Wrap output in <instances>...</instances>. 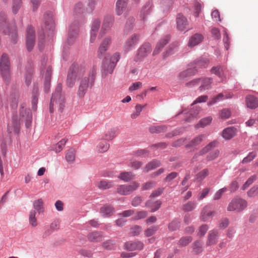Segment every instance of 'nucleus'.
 Masks as SVG:
<instances>
[{
  "label": "nucleus",
  "mask_w": 258,
  "mask_h": 258,
  "mask_svg": "<svg viewBox=\"0 0 258 258\" xmlns=\"http://www.w3.org/2000/svg\"><path fill=\"white\" fill-rule=\"evenodd\" d=\"M21 6V0H13L12 9L13 14H16L18 12Z\"/></svg>",
  "instance_id": "49530a36"
},
{
  "label": "nucleus",
  "mask_w": 258,
  "mask_h": 258,
  "mask_svg": "<svg viewBox=\"0 0 258 258\" xmlns=\"http://www.w3.org/2000/svg\"><path fill=\"white\" fill-rule=\"evenodd\" d=\"M256 179V176L254 175L250 177L247 181L244 183L241 187L242 190L246 189L250 185H251Z\"/></svg>",
  "instance_id": "6e6d98bb"
},
{
  "label": "nucleus",
  "mask_w": 258,
  "mask_h": 258,
  "mask_svg": "<svg viewBox=\"0 0 258 258\" xmlns=\"http://www.w3.org/2000/svg\"><path fill=\"white\" fill-rule=\"evenodd\" d=\"M118 177L124 181L128 182L134 178L135 174L132 172H122Z\"/></svg>",
  "instance_id": "c9c22d12"
},
{
  "label": "nucleus",
  "mask_w": 258,
  "mask_h": 258,
  "mask_svg": "<svg viewBox=\"0 0 258 258\" xmlns=\"http://www.w3.org/2000/svg\"><path fill=\"white\" fill-rule=\"evenodd\" d=\"M79 32V27L77 24L71 25L69 31V36L67 40V43L69 45L74 43L77 38Z\"/></svg>",
  "instance_id": "ddd939ff"
},
{
  "label": "nucleus",
  "mask_w": 258,
  "mask_h": 258,
  "mask_svg": "<svg viewBox=\"0 0 258 258\" xmlns=\"http://www.w3.org/2000/svg\"><path fill=\"white\" fill-rule=\"evenodd\" d=\"M217 142L214 141L209 143L207 146L202 149L198 154H196L192 158V161L197 160L198 156L202 155L207 153L208 151L213 148L216 145Z\"/></svg>",
  "instance_id": "bb28decb"
},
{
  "label": "nucleus",
  "mask_w": 258,
  "mask_h": 258,
  "mask_svg": "<svg viewBox=\"0 0 258 258\" xmlns=\"http://www.w3.org/2000/svg\"><path fill=\"white\" fill-rule=\"evenodd\" d=\"M36 212L35 210H32L30 212L29 220L30 224L33 226L35 227L37 225V222L36 216Z\"/></svg>",
  "instance_id": "a18cd8bd"
},
{
  "label": "nucleus",
  "mask_w": 258,
  "mask_h": 258,
  "mask_svg": "<svg viewBox=\"0 0 258 258\" xmlns=\"http://www.w3.org/2000/svg\"><path fill=\"white\" fill-rule=\"evenodd\" d=\"M23 121H25L26 127H29L31 126L32 115L29 109L24 107H22L20 110L19 116L13 115L11 121L9 122L8 124V132L9 133L19 134L20 124Z\"/></svg>",
  "instance_id": "f257e3e1"
},
{
  "label": "nucleus",
  "mask_w": 258,
  "mask_h": 258,
  "mask_svg": "<svg viewBox=\"0 0 258 258\" xmlns=\"http://www.w3.org/2000/svg\"><path fill=\"white\" fill-rule=\"evenodd\" d=\"M209 174V171L207 169H204L197 174V178L199 180H203Z\"/></svg>",
  "instance_id": "680f3d73"
},
{
  "label": "nucleus",
  "mask_w": 258,
  "mask_h": 258,
  "mask_svg": "<svg viewBox=\"0 0 258 258\" xmlns=\"http://www.w3.org/2000/svg\"><path fill=\"white\" fill-rule=\"evenodd\" d=\"M156 182L154 181H149L143 184L141 189L142 190H146L151 189L155 186Z\"/></svg>",
  "instance_id": "864d4df0"
},
{
  "label": "nucleus",
  "mask_w": 258,
  "mask_h": 258,
  "mask_svg": "<svg viewBox=\"0 0 258 258\" xmlns=\"http://www.w3.org/2000/svg\"><path fill=\"white\" fill-rule=\"evenodd\" d=\"M227 191L226 187L222 188L217 190L213 196V200L215 201L219 200L222 195Z\"/></svg>",
  "instance_id": "603ef678"
},
{
  "label": "nucleus",
  "mask_w": 258,
  "mask_h": 258,
  "mask_svg": "<svg viewBox=\"0 0 258 258\" xmlns=\"http://www.w3.org/2000/svg\"><path fill=\"white\" fill-rule=\"evenodd\" d=\"M62 85L58 84L56 87L55 92L52 95L51 99L49 110L50 112H53V107L58 106L60 108H62L65 101V97L61 94Z\"/></svg>",
  "instance_id": "7ed1b4c3"
},
{
  "label": "nucleus",
  "mask_w": 258,
  "mask_h": 258,
  "mask_svg": "<svg viewBox=\"0 0 258 258\" xmlns=\"http://www.w3.org/2000/svg\"><path fill=\"white\" fill-rule=\"evenodd\" d=\"M87 237L88 239L91 242H99L102 240V232L99 231L90 233Z\"/></svg>",
  "instance_id": "c756f323"
},
{
  "label": "nucleus",
  "mask_w": 258,
  "mask_h": 258,
  "mask_svg": "<svg viewBox=\"0 0 258 258\" xmlns=\"http://www.w3.org/2000/svg\"><path fill=\"white\" fill-rule=\"evenodd\" d=\"M152 50L151 45L149 43H146L143 45L138 51V58L140 59L147 56Z\"/></svg>",
  "instance_id": "dca6fc26"
},
{
  "label": "nucleus",
  "mask_w": 258,
  "mask_h": 258,
  "mask_svg": "<svg viewBox=\"0 0 258 258\" xmlns=\"http://www.w3.org/2000/svg\"><path fill=\"white\" fill-rule=\"evenodd\" d=\"M193 250L196 254H198L203 251L202 243L200 241H196L193 244Z\"/></svg>",
  "instance_id": "3c124183"
},
{
  "label": "nucleus",
  "mask_w": 258,
  "mask_h": 258,
  "mask_svg": "<svg viewBox=\"0 0 258 258\" xmlns=\"http://www.w3.org/2000/svg\"><path fill=\"white\" fill-rule=\"evenodd\" d=\"M113 19L110 16H106L105 17L101 29L100 30V35H103L106 31L108 30L112 26Z\"/></svg>",
  "instance_id": "4be33fe9"
},
{
  "label": "nucleus",
  "mask_w": 258,
  "mask_h": 258,
  "mask_svg": "<svg viewBox=\"0 0 258 258\" xmlns=\"http://www.w3.org/2000/svg\"><path fill=\"white\" fill-rule=\"evenodd\" d=\"M100 20L98 18H95L92 21L90 31V41L91 43H94L95 42L98 32V30L100 26Z\"/></svg>",
  "instance_id": "9b49d317"
},
{
  "label": "nucleus",
  "mask_w": 258,
  "mask_h": 258,
  "mask_svg": "<svg viewBox=\"0 0 258 258\" xmlns=\"http://www.w3.org/2000/svg\"><path fill=\"white\" fill-rule=\"evenodd\" d=\"M158 229V226H152L145 230V234L147 237L151 236L156 232Z\"/></svg>",
  "instance_id": "4d7b16f0"
},
{
  "label": "nucleus",
  "mask_w": 258,
  "mask_h": 258,
  "mask_svg": "<svg viewBox=\"0 0 258 258\" xmlns=\"http://www.w3.org/2000/svg\"><path fill=\"white\" fill-rule=\"evenodd\" d=\"M0 72L4 81L8 82L10 79V62L6 54H3L1 58Z\"/></svg>",
  "instance_id": "20e7f679"
},
{
  "label": "nucleus",
  "mask_w": 258,
  "mask_h": 258,
  "mask_svg": "<svg viewBox=\"0 0 258 258\" xmlns=\"http://www.w3.org/2000/svg\"><path fill=\"white\" fill-rule=\"evenodd\" d=\"M196 207V203L194 202H188L183 205L182 210L185 212H190Z\"/></svg>",
  "instance_id": "c03bdc74"
},
{
  "label": "nucleus",
  "mask_w": 258,
  "mask_h": 258,
  "mask_svg": "<svg viewBox=\"0 0 258 258\" xmlns=\"http://www.w3.org/2000/svg\"><path fill=\"white\" fill-rule=\"evenodd\" d=\"M114 182L112 181L102 180L96 183V185L101 189H109L114 186Z\"/></svg>",
  "instance_id": "cd10ccee"
},
{
  "label": "nucleus",
  "mask_w": 258,
  "mask_h": 258,
  "mask_svg": "<svg viewBox=\"0 0 258 258\" xmlns=\"http://www.w3.org/2000/svg\"><path fill=\"white\" fill-rule=\"evenodd\" d=\"M245 101L247 107L250 109H254L258 107V99L253 96H247Z\"/></svg>",
  "instance_id": "b1692460"
},
{
  "label": "nucleus",
  "mask_w": 258,
  "mask_h": 258,
  "mask_svg": "<svg viewBox=\"0 0 258 258\" xmlns=\"http://www.w3.org/2000/svg\"><path fill=\"white\" fill-rule=\"evenodd\" d=\"M167 126L165 125H161L157 126H151L149 128V131L152 134H159L165 132L167 131Z\"/></svg>",
  "instance_id": "72a5a7b5"
},
{
  "label": "nucleus",
  "mask_w": 258,
  "mask_h": 258,
  "mask_svg": "<svg viewBox=\"0 0 258 258\" xmlns=\"http://www.w3.org/2000/svg\"><path fill=\"white\" fill-rule=\"evenodd\" d=\"M211 72L221 78V81L223 80V78H224V70L222 67L220 66L213 67Z\"/></svg>",
  "instance_id": "79ce46f5"
},
{
  "label": "nucleus",
  "mask_w": 258,
  "mask_h": 258,
  "mask_svg": "<svg viewBox=\"0 0 258 258\" xmlns=\"http://www.w3.org/2000/svg\"><path fill=\"white\" fill-rule=\"evenodd\" d=\"M135 211L134 210H127L119 213L118 215L122 217H128L133 215Z\"/></svg>",
  "instance_id": "338daca9"
},
{
  "label": "nucleus",
  "mask_w": 258,
  "mask_h": 258,
  "mask_svg": "<svg viewBox=\"0 0 258 258\" xmlns=\"http://www.w3.org/2000/svg\"><path fill=\"white\" fill-rule=\"evenodd\" d=\"M34 210L37 211L39 214L43 212V202L42 199H40L35 201L33 203Z\"/></svg>",
  "instance_id": "ea45409f"
},
{
  "label": "nucleus",
  "mask_w": 258,
  "mask_h": 258,
  "mask_svg": "<svg viewBox=\"0 0 258 258\" xmlns=\"http://www.w3.org/2000/svg\"><path fill=\"white\" fill-rule=\"evenodd\" d=\"M247 205V202L240 198H235L229 204L227 207L228 211H237L238 212L243 211Z\"/></svg>",
  "instance_id": "39448f33"
},
{
  "label": "nucleus",
  "mask_w": 258,
  "mask_h": 258,
  "mask_svg": "<svg viewBox=\"0 0 258 258\" xmlns=\"http://www.w3.org/2000/svg\"><path fill=\"white\" fill-rule=\"evenodd\" d=\"M77 71L78 68L75 65L70 68L67 79V85L69 87L72 88L74 86L78 74Z\"/></svg>",
  "instance_id": "9d476101"
},
{
  "label": "nucleus",
  "mask_w": 258,
  "mask_h": 258,
  "mask_svg": "<svg viewBox=\"0 0 258 258\" xmlns=\"http://www.w3.org/2000/svg\"><path fill=\"white\" fill-rule=\"evenodd\" d=\"M139 39V35L134 34L132 35L126 41L125 44V48L126 50H130L138 42Z\"/></svg>",
  "instance_id": "5701e85b"
},
{
  "label": "nucleus",
  "mask_w": 258,
  "mask_h": 258,
  "mask_svg": "<svg viewBox=\"0 0 258 258\" xmlns=\"http://www.w3.org/2000/svg\"><path fill=\"white\" fill-rule=\"evenodd\" d=\"M170 37L169 36H165L161 38L156 45V46L153 52V55L158 54L161 49L169 42Z\"/></svg>",
  "instance_id": "aec40b11"
},
{
  "label": "nucleus",
  "mask_w": 258,
  "mask_h": 258,
  "mask_svg": "<svg viewBox=\"0 0 258 258\" xmlns=\"http://www.w3.org/2000/svg\"><path fill=\"white\" fill-rule=\"evenodd\" d=\"M152 4L150 2L147 3L143 8L141 16L142 17L143 21L145 20V18L147 15L149 14L152 10Z\"/></svg>",
  "instance_id": "4c0bfd02"
},
{
  "label": "nucleus",
  "mask_w": 258,
  "mask_h": 258,
  "mask_svg": "<svg viewBox=\"0 0 258 258\" xmlns=\"http://www.w3.org/2000/svg\"><path fill=\"white\" fill-rule=\"evenodd\" d=\"M148 213L146 211H140L136 214L133 218L134 220H138L141 219H144L147 216Z\"/></svg>",
  "instance_id": "13d9d810"
},
{
  "label": "nucleus",
  "mask_w": 258,
  "mask_h": 258,
  "mask_svg": "<svg viewBox=\"0 0 258 258\" xmlns=\"http://www.w3.org/2000/svg\"><path fill=\"white\" fill-rule=\"evenodd\" d=\"M180 226V221L177 219L173 220L169 224L168 228L171 231L177 229Z\"/></svg>",
  "instance_id": "5fc2aeb1"
},
{
  "label": "nucleus",
  "mask_w": 258,
  "mask_h": 258,
  "mask_svg": "<svg viewBox=\"0 0 258 258\" xmlns=\"http://www.w3.org/2000/svg\"><path fill=\"white\" fill-rule=\"evenodd\" d=\"M192 240L191 236H187L181 238L179 241V244L181 246H185Z\"/></svg>",
  "instance_id": "e2e57ef3"
},
{
  "label": "nucleus",
  "mask_w": 258,
  "mask_h": 258,
  "mask_svg": "<svg viewBox=\"0 0 258 258\" xmlns=\"http://www.w3.org/2000/svg\"><path fill=\"white\" fill-rule=\"evenodd\" d=\"M142 164L143 163L140 161L134 160L130 162V166L134 169L137 170L140 168Z\"/></svg>",
  "instance_id": "774afa93"
},
{
  "label": "nucleus",
  "mask_w": 258,
  "mask_h": 258,
  "mask_svg": "<svg viewBox=\"0 0 258 258\" xmlns=\"http://www.w3.org/2000/svg\"><path fill=\"white\" fill-rule=\"evenodd\" d=\"M128 0H117L116 4V12L117 15L123 14L126 10Z\"/></svg>",
  "instance_id": "f3484780"
},
{
  "label": "nucleus",
  "mask_w": 258,
  "mask_h": 258,
  "mask_svg": "<svg viewBox=\"0 0 258 258\" xmlns=\"http://www.w3.org/2000/svg\"><path fill=\"white\" fill-rule=\"evenodd\" d=\"M217 238L218 232L215 230L210 231L208 234L206 245L210 246L216 244L217 241Z\"/></svg>",
  "instance_id": "393cba45"
},
{
  "label": "nucleus",
  "mask_w": 258,
  "mask_h": 258,
  "mask_svg": "<svg viewBox=\"0 0 258 258\" xmlns=\"http://www.w3.org/2000/svg\"><path fill=\"white\" fill-rule=\"evenodd\" d=\"M26 46L28 51H31L35 44V35L33 28L28 26L26 30Z\"/></svg>",
  "instance_id": "6e6552de"
},
{
  "label": "nucleus",
  "mask_w": 258,
  "mask_h": 258,
  "mask_svg": "<svg viewBox=\"0 0 258 258\" xmlns=\"http://www.w3.org/2000/svg\"><path fill=\"white\" fill-rule=\"evenodd\" d=\"M94 78L93 75L90 77H84L81 81L79 87L78 94L80 97H83L86 94L88 88L91 87L94 83Z\"/></svg>",
  "instance_id": "423d86ee"
},
{
  "label": "nucleus",
  "mask_w": 258,
  "mask_h": 258,
  "mask_svg": "<svg viewBox=\"0 0 258 258\" xmlns=\"http://www.w3.org/2000/svg\"><path fill=\"white\" fill-rule=\"evenodd\" d=\"M111 42V38L110 37H106L103 39L97 51V55L99 58H101L103 57Z\"/></svg>",
  "instance_id": "f8f14e48"
},
{
  "label": "nucleus",
  "mask_w": 258,
  "mask_h": 258,
  "mask_svg": "<svg viewBox=\"0 0 258 258\" xmlns=\"http://www.w3.org/2000/svg\"><path fill=\"white\" fill-rule=\"evenodd\" d=\"M203 39L204 36L202 34L196 33L189 38L188 45L190 47H194L201 43Z\"/></svg>",
  "instance_id": "6ab92c4d"
},
{
  "label": "nucleus",
  "mask_w": 258,
  "mask_h": 258,
  "mask_svg": "<svg viewBox=\"0 0 258 258\" xmlns=\"http://www.w3.org/2000/svg\"><path fill=\"white\" fill-rule=\"evenodd\" d=\"M0 29L5 34L8 35L11 41L16 43L18 39L17 33L15 26L10 27L6 21V15L3 13H0Z\"/></svg>",
  "instance_id": "f03ea898"
},
{
  "label": "nucleus",
  "mask_w": 258,
  "mask_h": 258,
  "mask_svg": "<svg viewBox=\"0 0 258 258\" xmlns=\"http://www.w3.org/2000/svg\"><path fill=\"white\" fill-rule=\"evenodd\" d=\"M67 141V139H62L58 143L54 145V146L53 147V150L56 153L60 152L63 149Z\"/></svg>",
  "instance_id": "a19ab883"
},
{
  "label": "nucleus",
  "mask_w": 258,
  "mask_h": 258,
  "mask_svg": "<svg viewBox=\"0 0 258 258\" xmlns=\"http://www.w3.org/2000/svg\"><path fill=\"white\" fill-rule=\"evenodd\" d=\"M231 98V96H226V97H224V96L222 93H220L216 97H213L212 99V100L208 103V105L209 106H210V105H212L216 103L218 101H219L223 99L224 98Z\"/></svg>",
  "instance_id": "37998d69"
},
{
  "label": "nucleus",
  "mask_w": 258,
  "mask_h": 258,
  "mask_svg": "<svg viewBox=\"0 0 258 258\" xmlns=\"http://www.w3.org/2000/svg\"><path fill=\"white\" fill-rule=\"evenodd\" d=\"M140 184L134 181L130 184L121 185L117 187L116 191L121 195H127L133 192L139 187Z\"/></svg>",
  "instance_id": "0eeeda50"
},
{
  "label": "nucleus",
  "mask_w": 258,
  "mask_h": 258,
  "mask_svg": "<svg viewBox=\"0 0 258 258\" xmlns=\"http://www.w3.org/2000/svg\"><path fill=\"white\" fill-rule=\"evenodd\" d=\"M109 148V144L105 141H101L97 146V150L100 153L107 151Z\"/></svg>",
  "instance_id": "58836bf2"
},
{
  "label": "nucleus",
  "mask_w": 258,
  "mask_h": 258,
  "mask_svg": "<svg viewBox=\"0 0 258 258\" xmlns=\"http://www.w3.org/2000/svg\"><path fill=\"white\" fill-rule=\"evenodd\" d=\"M215 212L211 210L210 207L206 206L202 209L200 218L202 221L205 222L212 218Z\"/></svg>",
  "instance_id": "4468645a"
},
{
  "label": "nucleus",
  "mask_w": 258,
  "mask_h": 258,
  "mask_svg": "<svg viewBox=\"0 0 258 258\" xmlns=\"http://www.w3.org/2000/svg\"><path fill=\"white\" fill-rule=\"evenodd\" d=\"M258 194V187L254 186L251 187L247 192V194L249 197H253Z\"/></svg>",
  "instance_id": "69168bd1"
},
{
  "label": "nucleus",
  "mask_w": 258,
  "mask_h": 258,
  "mask_svg": "<svg viewBox=\"0 0 258 258\" xmlns=\"http://www.w3.org/2000/svg\"><path fill=\"white\" fill-rule=\"evenodd\" d=\"M206 138V135L203 134L198 136L193 139L188 144L186 145V147H195L200 145Z\"/></svg>",
  "instance_id": "c85d7f7f"
},
{
  "label": "nucleus",
  "mask_w": 258,
  "mask_h": 258,
  "mask_svg": "<svg viewBox=\"0 0 258 258\" xmlns=\"http://www.w3.org/2000/svg\"><path fill=\"white\" fill-rule=\"evenodd\" d=\"M41 71L45 76V85H49L52 72L51 68L49 66H46Z\"/></svg>",
  "instance_id": "f704fd0d"
},
{
  "label": "nucleus",
  "mask_w": 258,
  "mask_h": 258,
  "mask_svg": "<svg viewBox=\"0 0 258 258\" xmlns=\"http://www.w3.org/2000/svg\"><path fill=\"white\" fill-rule=\"evenodd\" d=\"M231 115V112L228 109H223L221 111L220 116L221 118L227 119Z\"/></svg>",
  "instance_id": "0e129e2a"
},
{
  "label": "nucleus",
  "mask_w": 258,
  "mask_h": 258,
  "mask_svg": "<svg viewBox=\"0 0 258 258\" xmlns=\"http://www.w3.org/2000/svg\"><path fill=\"white\" fill-rule=\"evenodd\" d=\"M211 83L212 80L211 78H207L201 79L200 83L201 84L199 87L200 91L202 92L209 89L211 88L210 85Z\"/></svg>",
  "instance_id": "2f4dec72"
},
{
  "label": "nucleus",
  "mask_w": 258,
  "mask_h": 258,
  "mask_svg": "<svg viewBox=\"0 0 258 258\" xmlns=\"http://www.w3.org/2000/svg\"><path fill=\"white\" fill-rule=\"evenodd\" d=\"M256 156V153L255 152H251L249 153L248 155L243 158L241 162L243 164L248 163L253 160Z\"/></svg>",
  "instance_id": "8fccbe9b"
},
{
  "label": "nucleus",
  "mask_w": 258,
  "mask_h": 258,
  "mask_svg": "<svg viewBox=\"0 0 258 258\" xmlns=\"http://www.w3.org/2000/svg\"><path fill=\"white\" fill-rule=\"evenodd\" d=\"M176 23L177 28L179 31H183L185 29L188 25L187 19L180 13L177 15Z\"/></svg>",
  "instance_id": "2eb2a0df"
},
{
  "label": "nucleus",
  "mask_w": 258,
  "mask_h": 258,
  "mask_svg": "<svg viewBox=\"0 0 258 258\" xmlns=\"http://www.w3.org/2000/svg\"><path fill=\"white\" fill-rule=\"evenodd\" d=\"M210 191V188L209 187L204 188L199 194L198 200L201 201L206 197Z\"/></svg>",
  "instance_id": "bf43d9fd"
},
{
  "label": "nucleus",
  "mask_w": 258,
  "mask_h": 258,
  "mask_svg": "<svg viewBox=\"0 0 258 258\" xmlns=\"http://www.w3.org/2000/svg\"><path fill=\"white\" fill-rule=\"evenodd\" d=\"M160 161L158 160H153L149 162L143 169V171L148 172L150 170H153L160 166Z\"/></svg>",
  "instance_id": "7c9ffc66"
},
{
  "label": "nucleus",
  "mask_w": 258,
  "mask_h": 258,
  "mask_svg": "<svg viewBox=\"0 0 258 258\" xmlns=\"http://www.w3.org/2000/svg\"><path fill=\"white\" fill-rule=\"evenodd\" d=\"M116 136V131L114 128H111L107 131L104 136L105 140H111Z\"/></svg>",
  "instance_id": "09e8293b"
},
{
  "label": "nucleus",
  "mask_w": 258,
  "mask_h": 258,
  "mask_svg": "<svg viewBox=\"0 0 258 258\" xmlns=\"http://www.w3.org/2000/svg\"><path fill=\"white\" fill-rule=\"evenodd\" d=\"M197 72L195 68H189L185 71L181 72L178 77L180 80H184L189 76L194 75Z\"/></svg>",
  "instance_id": "e433bc0d"
},
{
  "label": "nucleus",
  "mask_w": 258,
  "mask_h": 258,
  "mask_svg": "<svg viewBox=\"0 0 258 258\" xmlns=\"http://www.w3.org/2000/svg\"><path fill=\"white\" fill-rule=\"evenodd\" d=\"M212 120L211 117L209 116L201 119L199 123L196 125L197 127H204L210 123Z\"/></svg>",
  "instance_id": "de8ad7c7"
},
{
  "label": "nucleus",
  "mask_w": 258,
  "mask_h": 258,
  "mask_svg": "<svg viewBox=\"0 0 258 258\" xmlns=\"http://www.w3.org/2000/svg\"><path fill=\"white\" fill-rule=\"evenodd\" d=\"M120 57L119 53H115L110 58V63L107 64V60L103 61V68L107 73H112L116 63L118 61Z\"/></svg>",
  "instance_id": "1a4fd4ad"
},
{
  "label": "nucleus",
  "mask_w": 258,
  "mask_h": 258,
  "mask_svg": "<svg viewBox=\"0 0 258 258\" xmlns=\"http://www.w3.org/2000/svg\"><path fill=\"white\" fill-rule=\"evenodd\" d=\"M236 129L234 127H229L224 129L222 132V136L226 140H230L236 134Z\"/></svg>",
  "instance_id": "a878e982"
},
{
  "label": "nucleus",
  "mask_w": 258,
  "mask_h": 258,
  "mask_svg": "<svg viewBox=\"0 0 258 258\" xmlns=\"http://www.w3.org/2000/svg\"><path fill=\"white\" fill-rule=\"evenodd\" d=\"M143 106L140 104H137L135 107V111L131 114V117L133 119L136 118L140 114L142 110Z\"/></svg>",
  "instance_id": "052dcab7"
},
{
  "label": "nucleus",
  "mask_w": 258,
  "mask_h": 258,
  "mask_svg": "<svg viewBox=\"0 0 258 258\" xmlns=\"http://www.w3.org/2000/svg\"><path fill=\"white\" fill-rule=\"evenodd\" d=\"M76 151L74 148H70L66 151V159L69 163H73L75 160Z\"/></svg>",
  "instance_id": "473e14b6"
},
{
  "label": "nucleus",
  "mask_w": 258,
  "mask_h": 258,
  "mask_svg": "<svg viewBox=\"0 0 258 258\" xmlns=\"http://www.w3.org/2000/svg\"><path fill=\"white\" fill-rule=\"evenodd\" d=\"M114 212V208L109 205H105L102 206L100 209V213L103 217H109L111 216Z\"/></svg>",
  "instance_id": "412c9836"
},
{
  "label": "nucleus",
  "mask_w": 258,
  "mask_h": 258,
  "mask_svg": "<svg viewBox=\"0 0 258 258\" xmlns=\"http://www.w3.org/2000/svg\"><path fill=\"white\" fill-rule=\"evenodd\" d=\"M124 247L130 251L141 250L143 247V244L140 241H128L125 243Z\"/></svg>",
  "instance_id": "a211bd4d"
}]
</instances>
